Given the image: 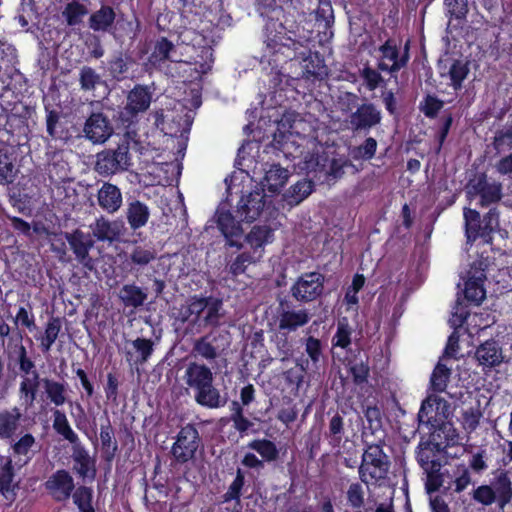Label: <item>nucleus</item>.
Here are the masks:
<instances>
[{
	"label": "nucleus",
	"instance_id": "f257e3e1",
	"mask_svg": "<svg viewBox=\"0 0 512 512\" xmlns=\"http://www.w3.org/2000/svg\"><path fill=\"white\" fill-rule=\"evenodd\" d=\"M292 31L279 20L268 18L262 30L263 47L261 50V64H267L272 70H279L291 60H300L304 73L318 79L328 74L324 57L317 51L310 49L299 51L303 43L293 37Z\"/></svg>",
	"mask_w": 512,
	"mask_h": 512
},
{
	"label": "nucleus",
	"instance_id": "f03ea898",
	"mask_svg": "<svg viewBox=\"0 0 512 512\" xmlns=\"http://www.w3.org/2000/svg\"><path fill=\"white\" fill-rule=\"evenodd\" d=\"M216 225L225 239V246L241 250L243 243L247 242L253 250L254 255L263 252L266 244L274 239V230L268 225H255L247 235L241 223L236 220L230 210L218 208L215 213Z\"/></svg>",
	"mask_w": 512,
	"mask_h": 512
},
{
	"label": "nucleus",
	"instance_id": "7ed1b4c3",
	"mask_svg": "<svg viewBox=\"0 0 512 512\" xmlns=\"http://www.w3.org/2000/svg\"><path fill=\"white\" fill-rule=\"evenodd\" d=\"M184 380L193 391L195 402L205 408L217 409L225 406L227 398L214 385L212 370L205 364L190 362L186 367Z\"/></svg>",
	"mask_w": 512,
	"mask_h": 512
},
{
	"label": "nucleus",
	"instance_id": "20e7f679",
	"mask_svg": "<svg viewBox=\"0 0 512 512\" xmlns=\"http://www.w3.org/2000/svg\"><path fill=\"white\" fill-rule=\"evenodd\" d=\"M359 97L353 92H345L340 97V104L342 111L348 112L353 108L355 111L351 112L348 116L347 122L349 129L354 134L367 135L373 128L381 124L382 112L372 102H363L358 104Z\"/></svg>",
	"mask_w": 512,
	"mask_h": 512
},
{
	"label": "nucleus",
	"instance_id": "39448f33",
	"mask_svg": "<svg viewBox=\"0 0 512 512\" xmlns=\"http://www.w3.org/2000/svg\"><path fill=\"white\" fill-rule=\"evenodd\" d=\"M365 445L358 468L359 479L364 484L371 481L378 482L387 477L390 468V460L383 450L384 438L377 440L362 439Z\"/></svg>",
	"mask_w": 512,
	"mask_h": 512
},
{
	"label": "nucleus",
	"instance_id": "423d86ee",
	"mask_svg": "<svg viewBox=\"0 0 512 512\" xmlns=\"http://www.w3.org/2000/svg\"><path fill=\"white\" fill-rule=\"evenodd\" d=\"M489 484H482L472 492V499L483 506L497 504L504 509L512 501V481L509 471L497 468L492 471Z\"/></svg>",
	"mask_w": 512,
	"mask_h": 512
},
{
	"label": "nucleus",
	"instance_id": "0eeeda50",
	"mask_svg": "<svg viewBox=\"0 0 512 512\" xmlns=\"http://www.w3.org/2000/svg\"><path fill=\"white\" fill-rule=\"evenodd\" d=\"M466 243L473 245L481 239L484 244H492L493 234L500 227V213L496 207H492L481 218L476 209L464 208L463 211Z\"/></svg>",
	"mask_w": 512,
	"mask_h": 512
},
{
	"label": "nucleus",
	"instance_id": "6e6552de",
	"mask_svg": "<svg viewBox=\"0 0 512 512\" xmlns=\"http://www.w3.org/2000/svg\"><path fill=\"white\" fill-rule=\"evenodd\" d=\"M151 102L150 87L136 84L127 94L126 105L118 112V123L125 129H129L138 122L139 114L149 109Z\"/></svg>",
	"mask_w": 512,
	"mask_h": 512
},
{
	"label": "nucleus",
	"instance_id": "1a4fd4ad",
	"mask_svg": "<svg viewBox=\"0 0 512 512\" xmlns=\"http://www.w3.org/2000/svg\"><path fill=\"white\" fill-rule=\"evenodd\" d=\"M130 142L125 137L116 149H106L96 155L94 170L103 177H108L120 170H127L131 165Z\"/></svg>",
	"mask_w": 512,
	"mask_h": 512
},
{
	"label": "nucleus",
	"instance_id": "9d476101",
	"mask_svg": "<svg viewBox=\"0 0 512 512\" xmlns=\"http://www.w3.org/2000/svg\"><path fill=\"white\" fill-rule=\"evenodd\" d=\"M465 193L468 200L479 197L478 205L482 208L498 203L502 199V184L500 182H488L485 172H479L471 177L466 186Z\"/></svg>",
	"mask_w": 512,
	"mask_h": 512
},
{
	"label": "nucleus",
	"instance_id": "9b49d317",
	"mask_svg": "<svg viewBox=\"0 0 512 512\" xmlns=\"http://www.w3.org/2000/svg\"><path fill=\"white\" fill-rule=\"evenodd\" d=\"M201 445L202 439L198 429L194 424L188 423L177 433L170 454L175 463L183 465L195 459Z\"/></svg>",
	"mask_w": 512,
	"mask_h": 512
},
{
	"label": "nucleus",
	"instance_id": "f8f14e48",
	"mask_svg": "<svg viewBox=\"0 0 512 512\" xmlns=\"http://www.w3.org/2000/svg\"><path fill=\"white\" fill-rule=\"evenodd\" d=\"M231 335L229 331L213 328L209 333L196 339L193 344V352L196 356L207 361L219 358L229 348Z\"/></svg>",
	"mask_w": 512,
	"mask_h": 512
},
{
	"label": "nucleus",
	"instance_id": "ddd939ff",
	"mask_svg": "<svg viewBox=\"0 0 512 512\" xmlns=\"http://www.w3.org/2000/svg\"><path fill=\"white\" fill-rule=\"evenodd\" d=\"M324 284L325 276L320 272H305L292 284L290 294L300 303H309L323 294Z\"/></svg>",
	"mask_w": 512,
	"mask_h": 512
},
{
	"label": "nucleus",
	"instance_id": "4468645a",
	"mask_svg": "<svg viewBox=\"0 0 512 512\" xmlns=\"http://www.w3.org/2000/svg\"><path fill=\"white\" fill-rule=\"evenodd\" d=\"M410 40H407L403 52L400 55L399 46L395 39L388 38L381 46L378 51L381 53L382 59L392 61L391 65H388L384 61H379L377 68L382 72H388L391 75L397 73L400 69L407 66L410 59Z\"/></svg>",
	"mask_w": 512,
	"mask_h": 512
},
{
	"label": "nucleus",
	"instance_id": "2eb2a0df",
	"mask_svg": "<svg viewBox=\"0 0 512 512\" xmlns=\"http://www.w3.org/2000/svg\"><path fill=\"white\" fill-rule=\"evenodd\" d=\"M448 415L449 405L447 401L438 396H430L422 402L417 419L419 426L425 425L430 429L442 420H446Z\"/></svg>",
	"mask_w": 512,
	"mask_h": 512
},
{
	"label": "nucleus",
	"instance_id": "dca6fc26",
	"mask_svg": "<svg viewBox=\"0 0 512 512\" xmlns=\"http://www.w3.org/2000/svg\"><path fill=\"white\" fill-rule=\"evenodd\" d=\"M44 487L56 502H66L75 490L74 479L65 469H58L44 482Z\"/></svg>",
	"mask_w": 512,
	"mask_h": 512
},
{
	"label": "nucleus",
	"instance_id": "f3484780",
	"mask_svg": "<svg viewBox=\"0 0 512 512\" xmlns=\"http://www.w3.org/2000/svg\"><path fill=\"white\" fill-rule=\"evenodd\" d=\"M65 239L74 253L76 260L88 270H93L94 263L89 252L94 246V240L91 239L90 235L85 234L80 229H75L71 233H65Z\"/></svg>",
	"mask_w": 512,
	"mask_h": 512
},
{
	"label": "nucleus",
	"instance_id": "a211bd4d",
	"mask_svg": "<svg viewBox=\"0 0 512 512\" xmlns=\"http://www.w3.org/2000/svg\"><path fill=\"white\" fill-rule=\"evenodd\" d=\"M83 132L92 143L102 144L113 134V126L106 115L95 112L86 119Z\"/></svg>",
	"mask_w": 512,
	"mask_h": 512
},
{
	"label": "nucleus",
	"instance_id": "6ab92c4d",
	"mask_svg": "<svg viewBox=\"0 0 512 512\" xmlns=\"http://www.w3.org/2000/svg\"><path fill=\"white\" fill-rule=\"evenodd\" d=\"M428 430L431 438L430 444L438 453L445 452L447 448L453 447L459 442V434L456 428L447 419L442 420Z\"/></svg>",
	"mask_w": 512,
	"mask_h": 512
},
{
	"label": "nucleus",
	"instance_id": "aec40b11",
	"mask_svg": "<svg viewBox=\"0 0 512 512\" xmlns=\"http://www.w3.org/2000/svg\"><path fill=\"white\" fill-rule=\"evenodd\" d=\"M265 206V194L263 190H254L243 195L237 205V216L241 221L252 223L262 213Z\"/></svg>",
	"mask_w": 512,
	"mask_h": 512
},
{
	"label": "nucleus",
	"instance_id": "412c9836",
	"mask_svg": "<svg viewBox=\"0 0 512 512\" xmlns=\"http://www.w3.org/2000/svg\"><path fill=\"white\" fill-rule=\"evenodd\" d=\"M347 371L352 376L355 385L367 383L370 376L369 356L360 349L349 350L344 360Z\"/></svg>",
	"mask_w": 512,
	"mask_h": 512
},
{
	"label": "nucleus",
	"instance_id": "4be33fe9",
	"mask_svg": "<svg viewBox=\"0 0 512 512\" xmlns=\"http://www.w3.org/2000/svg\"><path fill=\"white\" fill-rule=\"evenodd\" d=\"M46 156V172L50 181L59 184L68 180L70 167L68 161L65 159V151L50 146L48 147Z\"/></svg>",
	"mask_w": 512,
	"mask_h": 512
},
{
	"label": "nucleus",
	"instance_id": "5701e85b",
	"mask_svg": "<svg viewBox=\"0 0 512 512\" xmlns=\"http://www.w3.org/2000/svg\"><path fill=\"white\" fill-rule=\"evenodd\" d=\"M93 237L98 242L113 243L120 239L124 231V223L122 221H110L104 216L96 218L89 226Z\"/></svg>",
	"mask_w": 512,
	"mask_h": 512
},
{
	"label": "nucleus",
	"instance_id": "b1692460",
	"mask_svg": "<svg viewBox=\"0 0 512 512\" xmlns=\"http://www.w3.org/2000/svg\"><path fill=\"white\" fill-rule=\"evenodd\" d=\"M0 494L7 504H12L17 498L19 482L14 481L15 471L10 457H0Z\"/></svg>",
	"mask_w": 512,
	"mask_h": 512
},
{
	"label": "nucleus",
	"instance_id": "393cba45",
	"mask_svg": "<svg viewBox=\"0 0 512 512\" xmlns=\"http://www.w3.org/2000/svg\"><path fill=\"white\" fill-rule=\"evenodd\" d=\"M125 219L133 232L145 227L150 219L148 205L135 197L126 200Z\"/></svg>",
	"mask_w": 512,
	"mask_h": 512
},
{
	"label": "nucleus",
	"instance_id": "a878e982",
	"mask_svg": "<svg viewBox=\"0 0 512 512\" xmlns=\"http://www.w3.org/2000/svg\"><path fill=\"white\" fill-rule=\"evenodd\" d=\"M148 63L154 68H161L167 62H174L173 54L176 53V45L165 36L156 38L150 47Z\"/></svg>",
	"mask_w": 512,
	"mask_h": 512
},
{
	"label": "nucleus",
	"instance_id": "bb28decb",
	"mask_svg": "<svg viewBox=\"0 0 512 512\" xmlns=\"http://www.w3.org/2000/svg\"><path fill=\"white\" fill-rule=\"evenodd\" d=\"M474 357L478 365L482 366L484 370L497 367L503 361L502 349L494 339L481 343L476 348Z\"/></svg>",
	"mask_w": 512,
	"mask_h": 512
},
{
	"label": "nucleus",
	"instance_id": "cd10ccee",
	"mask_svg": "<svg viewBox=\"0 0 512 512\" xmlns=\"http://www.w3.org/2000/svg\"><path fill=\"white\" fill-rule=\"evenodd\" d=\"M284 303L280 302V307L283 308ZM310 321V314L307 309L289 310L282 309L278 316V329L286 333L294 332L308 324Z\"/></svg>",
	"mask_w": 512,
	"mask_h": 512
},
{
	"label": "nucleus",
	"instance_id": "c85d7f7f",
	"mask_svg": "<svg viewBox=\"0 0 512 512\" xmlns=\"http://www.w3.org/2000/svg\"><path fill=\"white\" fill-rule=\"evenodd\" d=\"M97 201L102 210L114 214L122 206L121 190L116 185L105 182L98 190Z\"/></svg>",
	"mask_w": 512,
	"mask_h": 512
},
{
	"label": "nucleus",
	"instance_id": "c756f323",
	"mask_svg": "<svg viewBox=\"0 0 512 512\" xmlns=\"http://www.w3.org/2000/svg\"><path fill=\"white\" fill-rule=\"evenodd\" d=\"M199 302H202V309L200 326L207 327L212 326L218 328L220 320L223 316L221 313L223 302L219 298L213 296L199 297Z\"/></svg>",
	"mask_w": 512,
	"mask_h": 512
},
{
	"label": "nucleus",
	"instance_id": "7c9ffc66",
	"mask_svg": "<svg viewBox=\"0 0 512 512\" xmlns=\"http://www.w3.org/2000/svg\"><path fill=\"white\" fill-rule=\"evenodd\" d=\"M304 349L307 359L303 361L301 367L305 370L311 364L312 368L319 369L325 360L323 343L319 338L308 336L304 339Z\"/></svg>",
	"mask_w": 512,
	"mask_h": 512
},
{
	"label": "nucleus",
	"instance_id": "2f4dec72",
	"mask_svg": "<svg viewBox=\"0 0 512 512\" xmlns=\"http://www.w3.org/2000/svg\"><path fill=\"white\" fill-rule=\"evenodd\" d=\"M133 63L134 61L131 55L123 51H116L108 60V71L113 79L121 81L127 78V74Z\"/></svg>",
	"mask_w": 512,
	"mask_h": 512
},
{
	"label": "nucleus",
	"instance_id": "473e14b6",
	"mask_svg": "<svg viewBox=\"0 0 512 512\" xmlns=\"http://www.w3.org/2000/svg\"><path fill=\"white\" fill-rule=\"evenodd\" d=\"M115 19L114 9L108 5H103L90 15L89 27L96 32H111Z\"/></svg>",
	"mask_w": 512,
	"mask_h": 512
},
{
	"label": "nucleus",
	"instance_id": "72a5a7b5",
	"mask_svg": "<svg viewBox=\"0 0 512 512\" xmlns=\"http://www.w3.org/2000/svg\"><path fill=\"white\" fill-rule=\"evenodd\" d=\"M314 172L324 174V181H331L339 179L344 174L345 162L340 159H329L327 156H318L315 161Z\"/></svg>",
	"mask_w": 512,
	"mask_h": 512
},
{
	"label": "nucleus",
	"instance_id": "f704fd0d",
	"mask_svg": "<svg viewBox=\"0 0 512 512\" xmlns=\"http://www.w3.org/2000/svg\"><path fill=\"white\" fill-rule=\"evenodd\" d=\"M22 414L18 407L0 412V438H12L20 424Z\"/></svg>",
	"mask_w": 512,
	"mask_h": 512
},
{
	"label": "nucleus",
	"instance_id": "c9c22d12",
	"mask_svg": "<svg viewBox=\"0 0 512 512\" xmlns=\"http://www.w3.org/2000/svg\"><path fill=\"white\" fill-rule=\"evenodd\" d=\"M486 275L483 272H479L477 276H471L465 282L464 296L467 301L480 305L486 296L484 289V281Z\"/></svg>",
	"mask_w": 512,
	"mask_h": 512
},
{
	"label": "nucleus",
	"instance_id": "e433bc0d",
	"mask_svg": "<svg viewBox=\"0 0 512 512\" xmlns=\"http://www.w3.org/2000/svg\"><path fill=\"white\" fill-rule=\"evenodd\" d=\"M289 178L288 170L280 164H272L264 176L265 186L271 193H279Z\"/></svg>",
	"mask_w": 512,
	"mask_h": 512
},
{
	"label": "nucleus",
	"instance_id": "4c0bfd02",
	"mask_svg": "<svg viewBox=\"0 0 512 512\" xmlns=\"http://www.w3.org/2000/svg\"><path fill=\"white\" fill-rule=\"evenodd\" d=\"M46 131L52 139H66L68 131L61 122V111L45 105Z\"/></svg>",
	"mask_w": 512,
	"mask_h": 512
},
{
	"label": "nucleus",
	"instance_id": "58836bf2",
	"mask_svg": "<svg viewBox=\"0 0 512 512\" xmlns=\"http://www.w3.org/2000/svg\"><path fill=\"white\" fill-rule=\"evenodd\" d=\"M119 298L126 307L138 308L147 300V293L135 284H125L119 292Z\"/></svg>",
	"mask_w": 512,
	"mask_h": 512
},
{
	"label": "nucleus",
	"instance_id": "ea45409f",
	"mask_svg": "<svg viewBox=\"0 0 512 512\" xmlns=\"http://www.w3.org/2000/svg\"><path fill=\"white\" fill-rule=\"evenodd\" d=\"M53 424L52 427L54 431L62 436L65 440H67L71 444H78L79 437L74 432L70 423L67 419V416L64 411L59 409H54L53 412Z\"/></svg>",
	"mask_w": 512,
	"mask_h": 512
},
{
	"label": "nucleus",
	"instance_id": "a19ab883",
	"mask_svg": "<svg viewBox=\"0 0 512 512\" xmlns=\"http://www.w3.org/2000/svg\"><path fill=\"white\" fill-rule=\"evenodd\" d=\"M364 415L367 421V426L364 427L362 432V439H369L370 436H375L377 433H381L380 437L384 438V431L382 429V414L381 410L377 406H368Z\"/></svg>",
	"mask_w": 512,
	"mask_h": 512
},
{
	"label": "nucleus",
	"instance_id": "79ce46f5",
	"mask_svg": "<svg viewBox=\"0 0 512 512\" xmlns=\"http://www.w3.org/2000/svg\"><path fill=\"white\" fill-rule=\"evenodd\" d=\"M40 385V376L38 372H34V376H25L20 382L19 394L20 399L24 401L27 408L32 407L36 398Z\"/></svg>",
	"mask_w": 512,
	"mask_h": 512
},
{
	"label": "nucleus",
	"instance_id": "37998d69",
	"mask_svg": "<svg viewBox=\"0 0 512 512\" xmlns=\"http://www.w3.org/2000/svg\"><path fill=\"white\" fill-rule=\"evenodd\" d=\"M202 302H199L198 296H193L189 299L187 304L182 305L179 309L178 319L182 323H189L200 326L202 309Z\"/></svg>",
	"mask_w": 512,
	"mask_h": 512
},
{
	"label": "nucleus",
	"instance_id": "c03bdc74",
	"mask_svg": "<svg viewBox=\"0 0 512 512\" xmlns=\"http://www.w3.org/2000/svg\"><path fill=\"white\" fill-rule=\"evenodd\" d=\"M42 383L47 398L50 400L51 403H53L56 407L62 406L66 403L67 384L65 382H59L53 379L44 378L42 379Z\"/></svg>",
	"mask_w": 512,
	"mask_h": 512
},
{
	"label": "nucleus",
	"instance_id": "a18cd8bd",
	"mask_svg": "<svg viewBox=\"0 0 512 512\" xmlns=\"http://www.w3.org/2000/svg\"><path fill=\"white\" fill-rule=\"evenodd\" d=\"M114 439V430L111 425V421L106 416L105 424L101 425L100 428V440L103 452L107 455L106 459L111 460L114 458L115 453L118 449L117 442Z\"/></svg>",
	"mask_w": 512,
	"mask_h": 512
},
{
	"label": "nucleus",
	"instance_id": "49530a36",
	"mask_svg": "<svg viewBox=\"0 0 512 512\" xmlns=\"http://www.w3.org/2000/svg\"><path fill=\"white\" fill-rule=\"evenodd\" d=\"M345 433L344 417L336 412L328 423V430L325 432L326 438L329 440L330 445L337 447L341 444Z\"/></svg>",
	"mask_w": 512,
	"mask_h": 512
},
{
	"label": "nucleus",
	"instance_id": "de8ad7c7",
	"mask_svg": "<svg viewBox=\"0 0 512 512\" xmlns=\"http://www.w3.org/2000/svg\"><path fill=\"white\" fill-rule=\"evenodd\" d=\"M261 257V252L258 255L247 251L242 252L228 265V272L233 278H236L246 272L248 265L256 263Z\"/></svg>",
	"mask_w": 512,
	"mask_h": 512
},
{
	"label": "nucleus",
	"instance_id": "09e8293b",
	"mask_svg": "<svg viewBox=\"0 0 512 512\" xmlns=\"http://www.w3.org/2000/svg\"><path fill=\"white\" fill-rule=\"evenodd\" d=\"M248 448L260 454L264 461L273 462L279 457L276 444L268 439H254L248 443Z\"/></svg>",
	"mask_w": 512,
	"mask_h": 512
},
{
	"label": "nucleus",
	"instance_id": "8fccbe9b",
	"mask_svg": "<svg viewBox=\"0 0 512 512\" xmlns=\"http://www.w3.org/2000/svg\"><path fill=\"white\" fill-rule=\"evenodd\" d=\"M451 376V369L445 364L438 362L430 377V388L432 391L441 393L447 388Z\"/></svg>",
	"mask_w": 512,
	"mask_h": 512
},
{
	"label": "nucleus",
	"instance_id": "3c124183",
	"mask_svg": "<svg viewBox=\"0 0 512 512\" xmlns=\"http://www.w3.org/2000/svg\"><path fill=\"white\" fill-rule=\"evenodd\" d=\"M352 331L347 317L339 319L336 332L332 337V346L347 350L352 343Z\"/></svg>",
	"mask_w": 512,
	"mask_h": 512
},
{
	"label": "nucleus",
	"instance_id": "603ef678",
	"mask_svg": "<svg viewBox=\"0 0 512 512\" xmlns=\"http://www.w3.org/2000/svg\"><path fill=\"white\" fill-rule=\"evenodd\" d=\"M18 169L11 155L0 149V185L12 184L17 178Z\"/></svg>",
	"mask_w": 512,
	"mask_h": 512
},
{
	"label": "nucleus",
	"instance_id": "864d4df0",
	"mask_svg": "<svg viewBox=\"0 0 512 512\" xmlns=\"http://www.w3.org/2000/svg\"><path fill=\"white\" fill-rule=\"evenodd\" d=\"M377 147L376 139L369 136L360 145L353 147L350 154L356 161H370L375 157Z\"/></svg>",
	"mask_w": 512,
	"mask_h": 512
},
{
	"label": "nucleus",
	"instance_id": "5fc2aeb1",
	"mask_svg": "<svg viewBox=\"0 0 512 512\" xmlns=\"http://www.w3.org/2000/svg\"><path fill=\"white\" fill-rule=\"evenodd\" d=\"M74 504L77 506L79 512H95L92 505L93 490L87 486H79L72 493Z\"/></svg>",
	"mask_w": 512,
	"mask_h": 512
},
{
	"label": "nucleus",
	"instance_id": "6e6d98bb",
	"mask_svg": "<svg viewBox=\"0 0 512 512\" xmlns=\"http://www.w3.org/2000/svg\"><path fill=\"white\" fill-rule=\"evenodd\" d=\"M87 13L88 10L85 5L73 0L66 5L62 14L69 26H76L82 22V18Z\"/></svg>",
	"mask_w": 512,
	"mask_h": 512
},
{
	"label": "nucleus",
	"instance_id": "4d7b16f0",
	"mask_svg": "<svg viewBox=\"0 0 512 512\" xmlns=\"http://www.w3.org/2000/svg\"><path fill=\"white\" fill-rule=\"evenodd\" d=\"M469 74V67L467 63H463L460 60H455L450 66L449 76L451 80V86L455 91L460 90L463 85V81Z\"/></svg>",
	"mask_w": 512,
	"mask_h": 512
},
{
	"label": "nucleus",
	"instance_id": "13d9d810",
	"mask_svg": "<svg viewBox=\"0 0 512 512\" xmlns=\"http://www.w3.org/2000/svg\"><path fill=\"white\" fill-rule=\"evenodd\" d=\"M347 505L355 511L361 510L365 503V492L361 483L353 482L348 486L346 491Z\"/></svg>",
	"mask_w": 512,
	"mask_h": 512
},
{
	"label": "nucleus",
	"instance_id": "bf43d9fd",
	"mask_svg": "<svg viewBox=\"0 0 512 512\" xmlns=\"http://www.w3.org/2000/svg\"><path fill=\"white\" fill-rule=\"evenodd\" d=\"M245 485V476L243 471L238 468L236 471V476L232 483L230 484L228 490L223 495L224 502L236 501V505L240 504V498L242 494V489Z\"/></svg>",
	"mask_w": 512,
	"mask_h": 512
},
{
	"label": "nucleus",
	"instance_id": "052dcab7",
	"mask_svg": "<svg viewBox=\"0 0 512 512\" xmlns=\"http://www.w3.org/2000/svg\"><path fill=\"white\" fill-rule=\"evenodd\" d=\"M492 146L497 153L512 150V124L495 132Z\"/></svg>",
	"mask_w": 512,
	"mask_h": 512
},
{
	"label": "nucleus",
	"instance_id": "680f3d73",
	"mask_svg": "<svg viewBox=\"0 0 512 512\" xmlns=\"http://www.w3.org/2000/svg\"><path fill=\"white\" fill-rule=\"evenodd\" d=\"M101 83L100 75L90 66H83L79 72V84L83 91H92Z\"/></svg>",
	"mask_w": 512,
	"mask_h": 512
},
{
	"label": "nucleus",
	"instance_id": "e2e57ef3",
	"mask_svg": "<svg viewBox=\"0 0 512 512\" xmlns=\"http://www.w3.org/2000/svg\"><path fill=\"white\" fill-rule=\"evenodd\" d=\"M132 345L135 351L138 353L137 359L134 361L135 364H144L149 360L153 354V341L144 337H137L132 341Z\"/></svg>",
	"mask_w": 512,
	"mask_h": 512
},
{
	"label": "nucleus",
	"instance_id": "0e129e2a",
	"mask_svg": "<svg viewBox=\"0 0 512 512\" xmlns=\"http://www.w3.org/2000/svg\"><path fill=\"white\" fill-rule=\"evenodd\" d=\"M446 15L457 20H464L469 12L468 0H444Z\"/></svg>",
	"mask_w": 512,
	"mask_h": 512
},
{
	"label": "nucleus",
	"instance_id": "69168bd1",
	"mask_svg": "<svg viewBox=\"0 0 512 512\" xmlns=\"http://www.w3.org/2000/svg\"><path fill=\"white\" fill-rule=\"evenodd\" d=\"M444 102L435 95L427 94L419 103V110L430 119L437 117L443 108Z\"/></svg>",
	"mask_w": 512,
	"mask_h": 512
},
{
	"label": "nucleus",
	"instance_id": "338daca9",
	"mask_svg": "<svg viewBox=\"0 0 512 512\" xmlns=\"http://www.w3.org/2000/svg\"><path fill=\"white\" fill-rule=\"evenodd\" d=\"M360 77L362 78L365 87L369 91H374L382 83H385V81H384V79H383V77H382V75L380 73V70L378 68L374 69V68H372L369 65H365L360 70Z\"/></svg>",
	"mask_w": 512,
	"mask_h": 512
},
{
	"label": "nucleus",
	"instance_id": "774afa93",
	"mask_svg": "<svg viewBox=\"0 0 512 512\" xmlns=\"http://www.w3.org/2000/svg\"><path fill=\"white\" fill-rule=\"evenodd\" d=\"M35 445V437L31 433H26L12 445V450L16 456H25L24 464L32 459L29 455L32 447Z\"/></svg>",
	"mask_w": 512,
	"mask_h": 512
}]
</instances>
